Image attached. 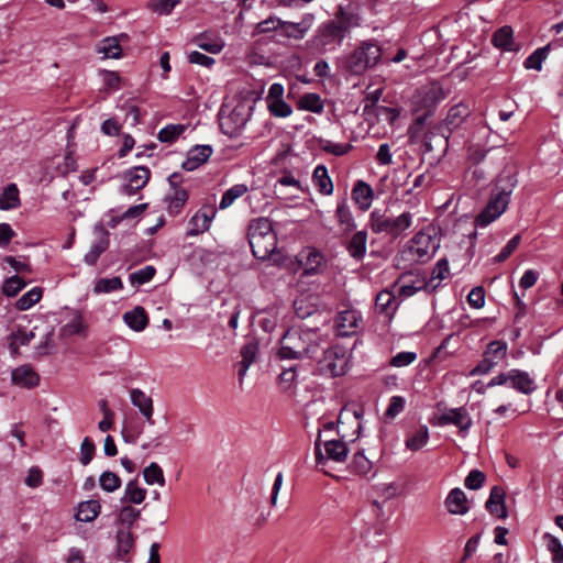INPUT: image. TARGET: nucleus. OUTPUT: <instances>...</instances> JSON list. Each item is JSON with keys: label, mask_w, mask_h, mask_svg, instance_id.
<instances>
[{"label": "nucleus", "mask_w": 563, "mask_h": 563, "mask_svg": "<svg viewBox=\"0 0 563 563\" xmlns=\"http://www.w3.org/2000/svg\"><path fill=\"white\" fill-rule=\"evenodd\" d=\"M361 18L356 10L352 7H340L339 12L332 23H336L340 31L345 35L346 32L355 26L360 25Z\"/></svg>", "instance_id": "23"}, {"label": "nucleus", "mask_w": 563, "mask_h": 563, "mask_svg": "<svg viewBox=\"0 0 563 563\" xmlns=\"http://www.w3.org/2000/svg\"><path fill=\"white\" fill-rule=\"evenodd\" d=\"M253 255L258 260H268L277 250L276 234L249 240Z\"/></svg>", "instance_id": "17"}, {"label": "nucleus", "mask_w": 563, "mask_h": 563, "mask_svg": "<svg viewBox=\"0 0 563 563\" xmlns=\"http://www.w3.org/2000/svg\"><path fill=\"white\" fill-rule=\"evenodd\" d=\"M11 378L15 385L24 388H33L40 382L38 374L30 365H22L13 369Z\"/></svg>", "instance_id": "24"}, {"label": "nucleus", "mask_w": 563, "mask_h": 563, "mask_svg": "<svg viewBox=\"0 0 563 563\" xmlns=\"http://www.w3.org/2000/svg\"><path fill=\"white\" fill-rule=\"evenodd\" d=\"M324 342L317 329L292 327L279 341L278 356L282 360L313 357Z\"/></svg>", "instance_id": "1"}, {"label": "nucleus", "mask_w": 563, "mask_h": 563, "mask_svg": "<svg viewBox=\"0 0 563 563\" xmlns=\"http://www.w3.org/2000/svg\"><path fill=\"white\" fill-rule=\"evenodd\" d=\"M85 328L86 325L84 324L81 314L78 311H74L67 322L62 325L59 335L62 338H69L76 334H82Z\"/></svg>", "instance_id": "38"}, {"label": "nucleus", "mask_w": 563, "mask_h": 563, "mask_svg": "<svg viewBox=\"0 0 563 563\" xmlns=\"http://www.w3.org/2000/svg\"><path fill=\"white\" fill-rule=\"evenodd\" d=\"M486 509L498 518H506L508 516L505 506V493L498 486H494L490 490L489 498L486 501Z\"/></svg>", "instance_id": "25"}, {"label": "nucleus", "mask_w": 563, "mask_h": 563, "mask_svg": "<svg viewBox=\"0 0 563 563\" xmlns=\"http://www.w3.org/2000/svg\"><path fill=\"white\" fill-rule=\"evenodd\" d=\"M439 426L453 424L460 432H467L473 424L472 418L465 407L451 408L438 417Z\"/></svg>", "instance_id": "16"}, {"label": "nucleus", "mask_w": 563, "mask_h": 563, "mask_svg": "<svg viewBox=\"0 0 563 563\" xmlns=\"http://www.w3.org/2000/svg\"><path fill=\"white\" fill-rule=\"evenodd\" d=\"M508 353V345L504 341L495 340L486 346L483 358L470 372L471 376H481L488 374L495 366L506 358Z\"/></svg>", "instance_id": "9"}, {"label": "nucleus", "mask_w": 563, "mask_h": 563, "mask_svg": "<svg viewBox=\"0 0 563 563\" xmlns=\"http://www.w3.org/2000/svg\"><path fill=\"white\" fill-rule=\"evenodd\" d=\"M20 191L15 184H9L0 195V210H12L20 207Z\"/></svg>", "instance_id": "36"}, {"label": "nucleus", "mask_w": 563, "mask_h": 563, "mask_svg": "<svg viewBox=\"0 0 563 563\" xmlns=\"http://www.w3.org/2000/svg\"><path fill=\"white\" fill-rule=\"evenodd\" d=\"M505 386L525 395H530L537 389L536 382L529 373L517 368L505 372Z\"/></svg>", "instance_id": "14"}, {"label": "nucleus", "mask_w": 563, "mask_h": 563, "mask_svg": "<svg viewBox=\"0 0 563 563\" xmlns=\"http://www.w3.org/2000/svg\"><path fill=\"white\" fill-rule=\"evenodd\" d=\"M155 275V268L153 266H145L130 275L132 284L143 285L150 282Z\"/></svg>", "instance_id": "60"}, {"label": "nucleus", "mask_w": 563, "mask_h": 563, "mask_svg": "<svg viewBox=\"0 0 563 563\" xmlns=\"http://www.w3.org/2000/svg\"><path fill=\"white\" fill-rule=\"evenodd\" d=\"M492 42L495 47L505 52H512L518 49V46L514 40V31L508 25L498 29L494 33Z\"/></svg>", "instance_id": "31"}, {"label": "nucleus", "mask_w": 563, "mask_h": 563, "mask_svg": "<svg viewBox=\"0 0 563 563\" xmlns=\"http://www.w3.org/2000/svg\"><path fill=\"white\" fill-rule=\"evenodd\" d=\"M445 506L453 515H465L468 511L465 493L461 488H453L445 499Z\"/></svg>", "instance_id": "29"}, {"label": "nucleus", "mask_w": 563, "mask_h": 563, "mask_svg": "<svg viewBox=\"0 0 563 563\" xmlns=\"http://www.w3.org/2000/svg\"><path fill=\"white\" fill-rule=\"evenodd\" d=\"M123 321L130 329L140 332L146 328L148 318L144 308L137 306L123 314Z\"/></svg>", "instance_id": "33"}, {"label": "nucleus", "mask_w": 563, "mask_h": 563, "mask_svg": "<svg viewBox=\"0 0 563 563\" xmlns=\"http://www.w3.org/2000/svg\"><path fill=\"white\" fill-rule=\"evenodd\" d=\"M95 444L89 438H85L80 445V463L82 465H88L95 454Z\"/></svg>", "instance_id": "63"}, {"label": "nucleus", "mask_w": 563, "mask_h": 563, "mask_svg": "<svg viewBox=\"0 0 563 563\" xmlns=\"http://www.w3.org/2000/svg\"><path fill=\"white\" fill-rule=\"evenodd\" d=\"M549 54V46H544L536 49L531 55H529L523 65L527 69L541 70L542 63L545 60Z\"/></svg>", "instance_id": "54"}, {"label": "nucleus", "mask_w": 563, "mask_h": 563, "mask_svg": "<svg viewBox=\"0 0 563 563\" xmlns=\"http://www.w3.org/2000/svg\"><path fill=\"white\" fill-rule=\"evenodd\" d=\"M216 213V209L211 206L199 209L188 221L187 235L197 236L208 231Z\"/></svg>", "instance_id": "15"}, {"label": "nucleus", "mask_w": 563, "mask_h": 563, "mask_svg": "<svg viewBox=\"0 0 563 563\" xmlns=\"http://www.w3.org/2000/svg\"><path fill=\"white\" fill-rule=\"evenodd\" d=\"M150 177L151 170L145 166L130 168L121 175L123 184L120 187V191L126 196H133L146 186Z\"/></svg>", "instance_id": "12"}, {"label": "nucleus", "mask_w": 563, "mask_h": 563, "mask_svg": "<svg viewBox=\"0 0 563 563\" xmlns=\"http://www.w3.org/2000/svg\"><path fill=\"white\" fill-rule=\"evenodd\" d=\"M213 150L210 145H196L188 151L186 159L183 162V168L192 172L203 165L212 155Z\"/></svg>", "instance_id": "18"}, {"label": "nucleus", "mask_w": 563, "mask_h": 563, "mask_svg": "<svg viewBox=\"0 0 563 563\" xmlns=\"http://www.w3.org/2000/svg\"><path fill=\"white\" fill-rule=\"evenodd\" d=\"M412 223V214L402 212L393 218L380 209H374L369 214V227L374 233H384L391 238H398L402 232L410 228Z\"/></svg>", "instance_id": "3"}, {"label": "nucleus", "mask_w": 563, "mask_h": 563, "mask_svg": "<svg viewBox=\"0 0 563 563\" xmlns=\"http://www.w3.org/2000/svg\"><path fill=\"white\" fill-rule=\"evenodd\" d=\"M101 511V505L96 499L81 501L76 507L75 518L80 522H92Z\"/></svg>", "instance_id": "30"}, {"label": "nucleus", "mask_w": 563, "mask_h": 563, "mask_svg": "<svg viewBox=\"0 0 563 563\" xmlns=\"http://www.w3.org/2000/svg\"><path fill=\"white\" fill-rule=\"evenodd\" d=\"M100 487L107 493H113L121 486V478L113 472L106 471L99 477Z\"/></svg>", "instance_id": "55"}, {"label": "nucleus", "mask_w": 563, "mask_h": 563, "mask_svg": "<svg viewBox=\"0 0 563 563\" xmlns=\"http://www.w3.org/2000/svg\"><path fill=\"white\" fill-rule=\"evenodd\" d=\"M179 0H152L148 8L158 14H169Z\"/></svg>", "instance_id": "59"}, {"label": "nucleus", "mask_w": 563, "mask_h": 563, "mask_svg": "<svg viewBox=\"0 0 563 563\" xmlns=\"http://www.w3.org/2000/svg\"><path fill=\"white\" fill-rule=\"evenodd\" d=\"M520 240L521 238L519 234L511 238L504 246V249L500 251V253L495 256V261L497 263L506 261L511 255V253L518 247Z\"/></svg>", "instance_id": "64"}, {"label": "nucleus", "mask_w": 563, "mask_h": 563, "mask_svg": "<svg viewBox=\"0 0 563 563\" xmlns=\"http://www.w3.org/2000/svg\"><path fill=\"white\" fill-rule=\"evenodd\" d=\"M188 199V194L184 188L175 187L173 191L166 196L165 201L167 211L170 216H177Z\"/></svg>", "instance_id": "35"}, {"label": "nucleus", "mask_w": 563, "mask_h": 563, "mask_svg": "<svg viewBox=\"0 0 563 563\" xmlns=\"http://www.w3.org/2000/svg\"><path fill=\"white\" fill-rule=\"evenodd\" d=\"M130 400L134 407H136L144 419L150 423L154 424L153 413L154 405L153 399L146 395L140 388H133L130 391Z\"/></svg>", "instance_id": "19"}, {"label": "nucleus", "mask_w": 563, "mask_h": 563, "mask_svg": "<svg viewBox=\"0 0 563 563\" xmlns=\"http://www.w3.org/2000/svg\"><path fill=\"white\" fill-rule=\"evenodd\" d=\"M312 181L320 194L324 196H330L333 194V183L324 165L316 166L312 174Z\"/></svg>", "instance_id": "32"}, {"label": "nucleus", "mask_w": 563, "mask_h": 563, "mask_svg": "<svg viewBox=\"0 0 563 563\" xmlns=\"http://www.w3.org/2000/svg\"><path fill=\"white\" fill-rule=\"evenodd\" d=\"M97 51L106 58H120L122 56V48L120 46L119 38L115 36L103 38Z\"/></svg>", "instance_id": "43"}, {"label": "nucleus", "mask_w": 563, "mask_h": 563, "mask_svg": "<svg viewBox=\"0 0 563 563\" xmlns=\"http://www.w3.org/2000/svg\"><path fill=\"white\" fill-rule=\"evenodd\" d=\"M188 129V125L177 123L168 124L161 129L157 133L158 141L163 143H175Z\"/></svg>", "instance_id": "40"}, {"label": "nucleus", "mask_w": 563, "mask_h": 563, "mask_svg": "<svg viewBox=\"0 0 563 563\" xmlns=\"http://www.w3.org/2000/svg\"><path fill=\"white\" fill-rule=\"evenodd\" d=\"M249 188L245 184H236L224 191L221 197L219 208L224 210L233 205V202L245 195Z\"/></svg>", "instance_id": "45"}, {"label": "nucleus", "mask_w": 563, "mask_h": 563, "mask_svg": "<svg viewBox=\"0 0 563 563\" xmlns=\"http://www.w3.org/2000/svg\"><path fill=\"white\" fill-rule=\"evenodd\" d=\"M361 321V314L356 310L347 309L339 312L336 328L341 336H349L355 333Z\"/></svg>", "instance_id": "20"}, {"label": "nucleus", "mask_w": 563, "mask_h": 563, "mask_svg": "<svg viewBox=\"0 0 563 563\" xmlns=\"http://www.w3.org/2000/svg\"><path fill=\"white\" fill-rule=\"evenodd\" d=\"M366 242H367L366 231L362 230V231L355 232L347 243L349 254L356 260L363 258L366 253Z\"/></svg>", "instance_id": "37"}, {"label": "nucleus", "mask_w": 563, "mask_h": 563, "mask_svg": "<svg viewBox=\"0 0 563 563\" xmlns=\"http://www.w3.org/2000/svg\"><path fill=\"white\" fill-rule=\"evenodd\" d=\"M123 288L120 277L100 278L96 282L93 291L96 294H108Z\"/></svg>", "instance_id": "50"}, {"label": "nucleus", "mask_w": 563, "mask_h": 563, "mask_svg": "<svg viewBox=\"0 0 563 563\" xmlns=\"http://www.w3.org/2000/svg\"><path fill=\"white\" fill-rule=\"evenodd\" d=\"M335 218L340 228L344 232H351L356 228L354 217L350 209L346 198H341L336 202Z\"/></svg>", "instance_id": "28"}, {"label": "nucleus", "mask_w": 563, "mask_h": 563, "mask_svg": "<svg viewBox=\"0 0 563 563\" xmlns=\"http://www.w3.org/2000/svg\"><path fill=\"white\" fill-rule=\"evenodd\" d=\"M42 296L43 289L41 287H33L16 300L15 307L20 311L29 310L41 300Z\"/></svg>", "instance_id": "46"}, {"label": "nucleus", "mask_w": 563, "mask_h": 563, "mask_svg": "<svg viewBox=\"0 0 563 563\" xmlns=\"http://www.w3.org/2000/svg\"><path fill=\"white\" fill-rule=\"evenodd\" d=\"M96 231H99L100 238L91 244L90 250L84 257L85 263L88 265H95L109 246L108 232L101 225L96 227Z\"/></svg>", "instance_id": "26"}, {"label": "nucleus", "mask_w": 563, "mask_h": 563, "mask_svg": "<svg viewBox=\"0 0 563 563\" xmlns=\"http://www.w3.org/2000/svg\"><path fill=\"white\" fill-rule=\"evenodd\" d=\"M449 263L445 258H441L435 264L430 280L427 286L435 288L439 284L449 276Z\"/></svg>", "instance_id": "51"}, {"label": "nucleus", "mask_w": 563, "mask_h": 563, "mask_svg": "<svg viewBox=\"0 0 563 563\" xmlns=\"http://www.w3.org/2000/svg\"><path fill=\"white\" fill-rule=\"evenodd\" d=\"M252 107L240 101L228 115L221 118V129L224 134L234 137L240 134L251 118Z\"/></svg>", "instance_id": "10"}, {"label": "nucleus", "mask_w": 563, "mask_h": 563, "mask_svg": "<svg viewBox=\"0 0 563 563\" xmlns=\"http://www.w3.org/2000/svg\"><path fill=\"white\" fill-rule=\"evenodd\" d=\"M395 303H396V298L388 290H382L376 296L375 307L382 313H386V314L393 313L395 310Z\"/></svg>", "instance_id": "49"}, {"label": "nucleus", "mask_w": 563, "mask_h": 563, "mask_svg": "<svg viewBox=\"0 0 563 563\" xmlns=\"http://www.w3.org/2000/svg\"><path fill=\"white\" fill-rule=\"evenodd\" d=\"M25 282L18 275L7 278L2 285V292L7 297L16 296L24 287Z\"/></svg>", "instance_id": "57"}, {"label": "nucleus", "mask_w": 563, "mask_h": 563, "mask_svg": "<svg viewBox=\"0 0 563 563\" xmlns=\"http://www.w3.org/2000/svg\"><path fill=\"white\" fill-rule=\"evenodd\" d=\"M470 114V109L466 104L459 103L453 106L445 118V124L450 129H455L460 126V124L463 122L465 118H467Z\"/></svg>", "instance_id": "44"}, {"label": "nucleus", "mask_w": 563, "mask_h": 563, "mask_svg": "<svg viewBox=\"0 0 563 563\" xmlns=\"http://www.w3.org/2000/svg\"><path fill=\"white\" fill-rule=\"evenodd\" d=\"M351 352L342 345L335 344L323 352L318 360L320 374L336 377L344 375L350 368Z\"/></svg>", "instance_id": "4"}, {"label": "nucleus", "mask_w": 563, "mask_h": 563, "mask_svg": "<svg viewBox=\"0 0 563 563\" xmlns=\"http://www.w3.org/2000/svg\"><path fill=\"white\" fill-rule=\"evenodd\" d=\"M140 516L141 510L132 507L131 505H124L119 511L118 522L125 526L124 529H130Z\"/></svg>", "instance_id": "52"}, {"label": "nucleus", "mask_w": 563, "mask_h": 563, "mask_svg": "<svg viewBox=\"0 0 563 563\" xmlns=\"http://www.w3.org/2000/svg\"><path fill=\"white\" fill-rule=\"evenodd\" d=\"M382 57V49L373 41H364L344 60V68L352 75H362L375 67Z\"/></svg>", "instance_id": "2"}, {"label": "nucleus", "mask_w": 563, "mask_h": 563, "mask_svg": "<svg viewBox=\"0 0 563 563\" xmlns=\"http://www.w3.org/2000/svg\"><path fill=\"white\" fill-rule=\"evenodd\" d=\"M35 334L32 331H25L22 329H18L9 336V350L12 355H16L19 353V349L23 345H27L33 339Z\"/></svg>", "instance_id": "42"}, {"label": "nucleus", "mask_w": 563, "mask_h": 563, "mask_svg": "<svg viewBox=\"0 0 563 563\" xmlns=\"http://www.w3.org/2000/svg\"><path fill=\"white\" fill-rule=\"evenodd\" d=\"M314 21L312 14H306L300 22H283V34L289 38L302 40L311 29Z\"/></svg>", "instance_id": "21"}, {"label": "nucleus", "mask_w": 563, "mask_h": 563, "mask_svg": "<svg viewBox=\"0 0 563 563\" xmlns=\"http://www.w3.org/2000/svg\"><path fill=\"white\" fill-rule=\"evenodd\" d=\"M134 547V537L130 529H119L117 532L118 555L123 559Z\"/></svg>", "instance_id": "47"}, {"label": "nucleus", "mask_w": 563, "mask_h": 563, "mask_svg": "<svg viewBox=\"0 0 563 563\" xmlns=\"http://www.w3.org/2000/svg\"><path fill=\"white\" fill-rule=\"evenodd\" d=\"M267 108L271 114L276 118H287L292 112L291 107L287 102H285L284 99L272 100L267 102Z\"/></svg>", "instance_id": "58"}, {"label": "nucleus", "mask_w": 563, "mask_h": 563, "mask_svg": "<svg viewBox=\"0 0 563 563\" xmlns=\"http://www.w3.org/2000/svg\"><path fill=\"white\" fill-rule=\"evenodd\" d=\"M143 477L147 485H165L163 468L155 462H152L143 470Z\"/></svg>", "instance_id": "48"}, {"label": "nucleus", "mask_w": 563, "mask_h": 563, "mask_svg": "<svg viewBox=\"0 0 563 563\" xmlns=\"http://www.w3.org/2000/svg\"><path fill=\"white\" fill-rule=\"evenodd\" d=\"M440 246V240L433 229L418 232L408 243L406 254L415 262L424 263L433 257Z\"/></svg>", "instance_id": "5"}, {"label": "nucleus", "mask_w": 563, "mask_h": 563, "mask_svg": "<svg viewBox=\"0 0 563 563\" xmlns=\"http://www.w3.org/2000/svg\"><path fill=\"white\" fill-rule=\"evenodd\" d=\"M543 538L548 550L552 553V561L554 563H563V545L561 541L550 533H545Z\"/></svg>", "instance_id": "56"}, {"label": "nucleus", "mask_w": 563, "mask_h": 563, "mask_svg": "<svg viewBox=\"0 0 563 563\" xmlns=\"http://www.w3.org/2000/svg\"><path fill=\"white\" fill-rule=\"evenodd\" d=\"M429 440V429L427 426H420L413 430L406 439V448L410 451L422 449Z\"/></svg>", "instance_id": "39"}, {"label": "nucleus", "mask_w": 563, "mask_h": 563, "mask_svg": "<svg viewBox=\"0 0 563 563\" xmlns=\"http://www.w3.org/2000/svg\"><path fill=\"white\" fill-rule=\"evenodd\" d=\"M417 358V354L415 352L404 351L397 353L390 360V365L394 367H405L413 363Z\"/></svg>", "instance_id": "62"}, {"label": "nucleus", "mask_w": 563, "mask_h": 563, "mask_svg": "<svg viewBox=\"0 0 563 563\" xmlns=\"http://www.w3.org/2000/svg\"><path fill=\"white\" fill-rule=\"evenodd\" d=\"M298 263L303 275L312 276L322 273L327 267L323 254L314 247H306L298 254Z\"/></svg>", "instance_id": "13"}, {"label": "nucleus", "mask_w": 563, "mask_h": 563, "mask_svg": "<svg viewBox=\"0 0 563 563\" xmlns=\"http://www.w3.org/2000/svg\"><path fill=\"white\" fill-rule=\"evenodd\" d=\"M344 37L345 35L336 26V23L328 21L318 27L316 34L306 42V45L314 54H324L340 46Z\"/></svg>", "instance_id": "6"}, {"label": "nucleus", "mask_w": 563, "mask_h": 563, "mask_svg": "<svg viewBox=\"0 0 563 563\" xmlns=\"http://www.w3.org/2000/svg\"><path fill=\"white\" fill-rule=\"evenodd\" d=\"M299 106L301 109L314 113L323 111V101L317 93H306L300 98Z\"/></svg>", "instance_id": "53"}, {"label": "nucleus", "mask_w": 563, "mask_h": 563, "mask_svg": "<svg viewBox=\"0 0 563 563\" xmlns=\"http://www.w3.org/2000/svg\"><path fill=\"white\" fill-rule=\"evenodd\" d=\"M361 418V410L349 406L343 407L338 417V424L340 427L338 433L343 439H350L352 442L355 441L362 429Z\"/></svg>", "instance_id": "11"}, {"label": "nucleus", "mask_w": 563, "mask_h": 563, "mask_svg": "<svg viewBox=\"0 0 563 563\" xmlns=\"http://www.w3.org/2000/svg\"><path fill=\"white\" fill-rule=\"evenodd\" d=\"M258 344L255 341L247 342L241 349L242 360L236 364L240 384L243 383L250 366L256 361Z\"/></svg>", "instance_id": "22"}, {"label": "nucleus", "mask_w": 563, "mask_h": 563, "mask_svg": "<svg viewBox=\"0 0 563 563\" xmlns=\"http://www.w3.org/2000/svg\"><path fill=\"white\" fill-rule=\"evenodd\" d=\"M322 150L329 154L335 155V156H342L345 155L350 150V144L344 143H335L332 141H323L321 145Z\"/></svg>", "instance_id": "61"}, {"label": "nucleus", "mask_w": 563, "mask_h": 563, "mask_svg": "<svg viewBox=\"0 0 563 563\" xmlns=\"http://www.w3.org/2000/svg\"><path fill=\"white\" fill-rule=\"evenodd\" d=\"M510 195L511 189H501L497 192H493L486 207L476 217L475 224L484 228L497 220L506 211Z\"/></svg>", "instance_id": "8"}, {"label": "nucleus", "mask_w": 563, "mask_h": 563, "mask_svg": "<svg viewBox=\"0 0 563 563\" xmlns=\"http://www.w3.org/2000/svg\"><path fill=\"white\" fill-rule=\"evenodd\" d=\"M350 439H322L321 432L314 442L316 462L322 464L327 461L335 463H344L347 459Z\"/></svg>", "instance_id": "7"}, {"label": "nucleus", "mask_w": 563, "mask_h": 563, "mask_svg": "<svg viewBox=\"0 0 563 563\" xmlns=\"http://www.w3.org/2000/svg\"><path fill=\"white\" fill-rule=\"evenodd\" d=\"M268 234H275L272 222L267 218H258L251 222L249 227V240L256 238H266Z\"/></svg>", "instance_id": "41"}, {"label": "nucleus", "mask_w": 563, "mask_h": 563, "mask_svg": "<svg viewBox=\"0 0 563 563\" xmlns=\"http://www.w3.org/2000/svg\"><path fill=\"white\" fill-rule=\"evenodd\" d=\"M374 198V191L372 187L363 180H358L353 190L352 199L358 206L362 211L369 209Z\"/></svg>", "instance_id": "27"}, {"label": "nucleus", "mask_w": 563, "mask_h": 563, "mask_svg": "<svg viewBox=\"0 0 563 563\" xmlns=\"http://www.w3.org/2000/svg\"><path fill=\"white\" fill-rule=\"evenodd\" d=\"M146 494V489L141 487L136 481H130L124 487L121 503L140 505L145 500Z\"/></svg>", "instance_id": "34"}]
</instances>
